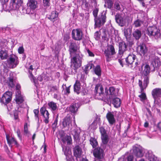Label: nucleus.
<instances>
[{
	"mask_svg": "<svg viewBox=\"0 0 161 161\" xmlns=\"http://www.w3.org/2000/svg\"><path fill=\"white\" fill-rule=\"evenodd\" d=\"M81 58L77 54L71 58L70 67L72 73L75 74L77 72L78 69L81 65Z\"/></svg>",
	"mask_w": 161,
	"mask_h": 161,
	"instance_id": "f257e3e1",
	"label": "nucleus"
},
{
	"mask_svg": "<svg viewBox=\"0 0 161 161\" xmlns=\"http://www.w3.org/2000/svg\"><path fill=\"white\" fill-rule=\"evenodd\" d=\"M106 12H103L101 15H99L97 17L94 19L95 21L94 28L100 27L102 25H103L106 22Z\"/></svg>",
	"mask_w": 161,
	"mask_h": 161,
	"instance_id": "f03ea898",
	"label": "nucleus"
},
{
	"mask_svg": "<svg viewBox=\"0 0 161 161\" xmlns=\"http://www.w3.org/2000/svg\"><path fill=\"white\" fill-rule=\"evenodd\" d=\"M96 97L99 100H103L104 98V90L102 86L99 84L96 85L95 88Z\"/></svg>",
	"mask_w": 161,
	"mask_h": 161,
	"instance_id": "7ed1b4c3",
	"label": "nucleus"
},
{
	"mask_svg": "<svg viewBox=\"0 0 161 161\" xmlns=\"http://www.w3.org/2000/svg\"><path fill=\"white\" fill-rule=\"evenodd\" d=\"M18 64V58L14 55H10L7 60V65L10 68H15Z\"/></svg>",
	"mask_w": 161,
	"mask_h": 161,
	"instance_id": "20e7f679",
	"label": "nucleus"
},
{
	"mask_svg": "<svg viewBox=\"0 0 161 161\" xmlns=\"http://www.w3.org/2000/svg\"><path fill=\"white\" fill-rule=\"evenodd\" d=\"M115 53L114 47L112 45H109L104 51L107 61H110L112 56L115 54Z\"/></svg>",
	"mask_w": 161,
	"mask_h": 161,
	"instance_id": "39448f33",
	"label": "nucleus"
},
{
	"mask_svg": "<svg viewBox=\"0 0 161 161\" xmlns=\"http://www.w3.org/2000/svg\"><path fill=\"white\" fill-rule=\"evenodd\" d=\"M143 67V70L142 71V75L144 79V86L146 87L148 82V76L150 72V67L148 64L143 65L142 68Z\"/></svg>",
	"mask_w": 161,
	"mask_h": 161,
	"instance_id": "423d86ee",
	"label": "nucleus"
},
{
	"mask_svg": "<svg viewBox=\"0 0 161 161\" xmlns=\"http://www.w3.org/2000/svg\"><path fill=\"white\" fill-rule=\"evenodd\" d=\"M58 13L56 11H53L47 17V18L52 22L54 25L57 26L60 25V22L58 19Z\"/></svg>",
	"mask_w": 161,
	"mask_h": 161,
	"instance_id": "0eeeda50",
	"label": "nucleus"
},
{
	"mask_svg": "<svg viewBox=\"0 0 161 161\" xmlns=\"http://www.w3.org/2000/svg\"><path fill=\"white\" fill-rule=\"evenodd\" d=\"M72 38L75 40L80 41L82 39L83 34L81 30L80 29H73L72 32Z\"/></svg>",
	"mask_w": 161,
	"mask_h": 161,
	"instance_id": "6e6552de",
	"label": "nucleus"
},
{
	"mask_svg": "<svg viewBox=\"0 0 161 161\" xmlns=\"http://www.w3.org/2000/svg\"><path fill=\"white\" fill-rule=\"evenodd\" d=\"M12 93L10 92H7L4 94L1 99V103L6 105L8 103H9L12 99Z\"/></svg>",
	"mask_w": 161,
	"mask_h": 161,
	"instance_id": "1a4fd4ad",
	"label": "nucleus"
},
{
	"mask_svg": "<svg viewBox=\"0 0 161 161\" xmlns=\"http://www.w3.org/2000/svg\"><path fill=\"white\" fill-rule=\"evenodd\" d=\"M133 151L134 154L137 157L141 158L143 156V149L140 146H134L133 148Z\"/></svg>",
	"mask_w": 161,
	"mask_h": 161,
	"instance_id": "9d476101",
	"label": "nucleus"
},
{
	"mask_svg": "<svg viewBox=\"0 0 161 161\" xmlns=\"http://www.w3.org/2000/svg\"><path fill=\"white\" fill-rule=\"evenodd\" d=\"M152 94L154 99V102H158L159 97H161V89L156 88L153 89L152 92Z\"/></svg>",
	"mask_w": 161,
	"mask_h": 161,
	"instance_id": "9b49d317",
	"label": "nucleus"
},
{
	"mask_svg": "<svg viewBox=\"0 0 161 161\" xmlns=\"http://www.w3.org/2000/svg\"><path fill=\"white\" fill-rule=\"evenodd\" d=\"M22 3L21 0H11L10 7L13 10H17Z\"/></svg>",
	"mask_w": 161,
	"mask_h": 161,
	"instance_id": "f8f14e48",
	"label": "nucleus"
},
{
	"mask_svg": "<svg viewBox=\"0 0 161 161\" xmlns=\"http://www.w3.org/2000/svg\"><path fill=\"white\" fill-rule=\"evenodd\" d=\"M62 125L64 128L68 130L71 129L72 126V120L70 117H66L63 119Z\"/></svg>",
	"mask_w": 161,
	"mask_h": 161,
	"instance_id": "ddd939ff",
	"label": "nucleus"
},
{
	"mask_svg": "<svg viewBox=\"0 0 161 161\" xmlns=\"http://www.w3.org/2000/svg\"><path fill=\"white\" fill-rule=\"evenodd\" d=\"M40 113L45 119L43 120L44 122L46 124L48 123L49 122L48 119L49 114L48 111L46 109L45 107H42L40 109Z\"/></svg>",
	"mask_w": 161,
	"mask_h": 161,
	"instance_id": "4468645a",
	"label": "nucleus"
},
{
	"mask_svg": "<svg viewBox=\"0 0 161 161\" xmlns=\"http://www.w3.org/2000/svg\"><path fill=\"white\" fill-rule=\"evenodd\" d=\"M115 19L116 22L121 27L123 26L126 24L125 19L119 14H117L115 15Z\"/></svg>",
	"mask_w": 161,
	"mask_h": 161,
	"instance_id": "2eb2a0df",
	"label": "nucleus"
},
{
	"mask_svg": "<svg viewBox=\"0 0 161 161\" xmlns=\"http://www.w3.org/2000/svg\"><path fill=\"white\" fill-rule=\"evenodd\" d=\"M106 117L110 125H112L115 122L113 112H108L106 114Z\"/></svg>",
	"mask_w": 161,
	"mask_h": 161,
	"instance_id": "dca6fc26",
	"label": "nucleus"
},
{
	"mask_svg": "<svg viewBox=\"0 0 161 161\" xmlns=\"http://www.w3.org/2000/svg\"><path fill=\"white\" fill-rule=\"evenodd\" d=\"M127 49V45L124 42H120L119 43V54L122 55Z\"/></svg>",
	"mask_w": 161,
	"mask_h": 161,
	"instance_id": "f3484780",
	"label": "nucleus"
},
{
	"mask_svg": "<svg viewBox=\"0 0 161 161\" xmlns=\"http://www.w3.org/2000/svg\"><path fill=\"white\" fill-rule=\"evenodd\" d=\"M103 151L99 147L95 149L93 152V155L95 157L98 159H101L103 156Z\"/></svg>",
	"mask_w": 161,
	"mask_h": 161,
	"instance_id": "a211bd4d",
	"label": "nucleus"
},
{
	"mask_svg": "<svg viewBox=\"0 0 161 161\" xmlns=\"http://www.w3.org/2000/svg\"><path fill=\"white\" fill-rule=\"evenodd\" d=\"M79 47L74 42H71L69 46V51L71 57L73 56V54L75 53L78 49Z\"/></svg>",
	"mask_w": 161,
	"mask_h": 161,
	"instance_id": "6ab92c4d",
	"label": "nucleus"
},
{
	"mask_svg": "<svg viewBox=\"0 0 161 161\" xmlns=\"http://www.w3.org/2000/svg\"><path fill=\"white\" fill-rule=\"evenodd\" d=\"M138 51L141 55H144L147 51V49L144 43H142L138 47Z\"/></svg>",
	"mask_w": 161,
	"mask_h": 161,
	"instance_id": "aec40b11",
	"label": "nucleus"
},
{
	"mask_svg": "<svg viewBox=\"0 0 161 161\" xmlns=\"http://www.w3.org/2000/svg\"><path fill=\"white\" fill-rule=\"evenodd\" d=\"M136 56L133 53H130L125 59L127 64L129 65L131 64L136 59Z\"/></svg>",
	"mask_w": 161,
	"mask_h": 161,
	"instance_id": "412c9836",
	"label": "nucleus"
},
{
	"mask_svg": "<svg viewBox=\"0 0 161 161\" xmlns=\"http://www.w3.org/2000/svg\"><path fill=\"white\" fill-rule=\"evenodd\" d=\"M74 156L76 158H80L81 155V149L78 145L75 146L74 148Z\"/></svg>",
	"mask_w": 161,
	"mask_h": 161,
	"instance_id": "4be33fe9",
	"label": "nucleus"
},
{
	"mask_svg": "<svg viewBox=\"0 0 161 161\" xmlns=\"http://www.w3.org/2000/svg\"><path fill=\"white\" fill-rule=\"evenodd\" d=\"M20 91H18L16 95L15 101L16 103L19 104L22 103L24 101V98L21 95L20 93Z\"/></svg>",
	"mask_w": 161,
	"mask_h": 161,
	"instance_id": "5701e85b",
	"label": "nucleus"
},
{
	"mask_svg": "<svg viewBox=\"0 0 161 161\" xmlns=\"http://www.w3.org/2000/svg\"><path fill=\"white\" fill-rule=\"evenodd\" d=\"M37 2L35 0H30L27 3V5L32 12L36 7Z\"/></svg>",
	"mask_w": 161,
	"mask_h": 161,
	"instance_id": "b1692460",
	"label": "nucleus"
},
{
	"mask_svg": "<svg viewBox=\"0 0 161 161\" xmlns=\"http://www.w3.org/2000/svg\"><path fill=\"white\" fill-rule=\"evenodd\" d=\"M6 139L8 144L9 146L12 147L13 145H17V142L16 140L13 137H10L6 135Z\"/></svg>",
	"mask_w": 161,
	"mask_h": 161,
	"instance_id": "393cba45",
	"label": "nucleus"
},
{
	"mask_svg": "<svg viewBox=\"0 0 161 161\" xmlns=\"http://www.w3.org/2000/svg\"><path fill=\"white\" fill-rule=\"evenodd\" d=\"M117 94V92L116 91L115 89L113 87H110L108 92L107 91V95H110L111 97L116 96Z\"/></svg>",
	"mask_w": 161,
	"mask_h": 161,
	"instance_id": "a878e982",
	"label": "nucleus"
},
{
	"mask_svg": "<svg viewBox=\"0 0 161 161\" xmlns=\"http://www.w3.org/2000/svg\"><path fill=\"white\" fill-rule=\"evenodd\" d=\"M8 57V52L6 50L0 51V58L2 60L7 59Z\"/></svg>",
	"mask_w": 161,
	"mask_h": 161,
	"instance_id": "bb28decb",
	"label": "nucleus"
},
{
	"mask_svg": "<svg viewBox=\"0 0 161 161\" xmlns=\"http://www.w3.org/2000/svg\"><path fill=\"white\" fill-rule=\"evenodd\" d=\"M133 35L136 39L138 40L141 36V31L138 29H136L133 32Z\"/></svg>",
	"mask_w": 161,
	"mask_h": 161,
	"instance_id": "cd10ccee",
	"label": "nucleus"
},
{
	"mask_svg": "<svg viewBox=\"0 0 161 161\" xmlns=\"http://www.w3.org/2000/svg\"><path fill=\"white\" fill-rule=\"evenodd\" d=\"M71 132L75 139L78 138L80 132V130L78 129L75 128Z\"/></svg>",
	"mask_w": 161,
	"mask_h": 161,
	"instance_id": "c85d7f7f",
	"label": "nucleus"
},
{
	"mask_svg": "<svg viewBox=\"0 0 161 161\" xmlns=\"http://www.w3.org/2000/svg\"><path fill=\"white\" fill-rule=\"evenodd\" d=\"M120 99L118 98H115L113 99V103L115 108H118L120 106L121 104Z\"/></svg>",
	"mask_w": 161,
	"mask_h": 161,
	"instance_id": "c756f323",
	"label": "nucleus"
},
{
	"mask_svg": "<svg viewBox=\"0 0 161 161\" xmlns=\"http://www.w3.org/2000/svg\"><path fill=\"white\" fill-rule=\"evenodd\" d=\"M78 109L77 105L76 103H74L71 105L69 107V110L73 113L76 112Z\"/></svg>",
	"mask_w": 161,
	"mask_h": 161,
	"instance_id": "7c9ffc66",
	"label": "nucleus"
},
{
	"mask_svg": "<svg viewBox=\"0 0 161 161\" xmlns=\"http://www.w3.org/2000/svg\"><path fill=\"white\" fill-rule=\"evenodd\" d=\"M149 79H148V82L147 84V86H146V87H145L144 86V79L143 83H142V82L141 80H139L138 84L140 88L141 92H143L144 89H145L146 88L149 83Z\"/></svg>",
	"mask_w": 161,
	"mask_h": 161,
	"instance_id": "2f4dec72",
	"label": "nucleus"
},
{
	"mask_svg": "<svg viewBox=\"0 0 161 161\" xmlns=\"http://www.w3.org/2000/svg\"><path fill=\"white\" fill-rule=\"evenodd\" d=\"M124 35L126 39L129 37L131 32V30L130 28H125L123 30Z\"/></svg>",
	"mask_w": 161,
	"mask_h": 161,
	"instance_id": "473e14b6",
	"label": "nucleus"
},
{
	"mask_svg": "<svg viewBox=\"0 0 161 161\" xmlns=\"http://www.w3.org/2000/svg\"><path fill=\"white\" fill-rule=\"evenodd\" d=\"M80 87L79 82L76 81L75 84L74 86V91L77 94L79 93V91L80 89Z\"/></svg>",
	"mask_w": 161,
	"mask_h": 161,
	"instance_id": "72a5a7b5",
	"label": "nucleus"
},
{
	"mask_svg": "<svg viewBox=\"0 0 161 161\" xmlns=\"http://www.w3.org/2000/svg\"><path fill=\"white\" fill-rule=\"evenodd\" d=\"M94 71L95 74L98 76L101 75V69L99 65H97L94 68Z\"/></svg>",
	"mask_w": 161,
	"mask_h": 161,
	"instance_id": "f704fd0d",
	"label": "nucleus"
},
{
	"mask_svg": "<svg viewBox=\"0 0 161 161\" xmlns=\"http://www.w3.org/2000/svg\"><path fill=\"white\" fill-rule=\"evenodd\" d=\"M90 141L93 148L96 147L98 145L97 142L94 138L91 137L90 139Z\"/></svg>",
	"mask_w": 161,
	"mask_h": 161,
	"instance_id": "c9c22d12",
	"label": "nucleus"
},
{
	"mask_svg": "<svg viewBox=\"0 0 161 161\" xmlns=\"http://www.w3.org/2000/svg\"><path fill=\"white\" fill-rule=\"evenodd\" d=\"M81 2V7L82 8H84V9L88 8L89 4L86 0H82Z\"/></svg>",
	"mask_w": 161,
	"mask_h": 161,
	"instance_id": "e433bc0d",
	"label": "nucleus"
},
{
	"mask_svg": "<svg viewBox=\"0 0 161 161\" xmlns=\"http://www.w3.org/2000/svg\"><path fill=\"white\" fill-rule=\"evenodd\" d=\"M62 141L64 143L67 141V144H70L71 143L72 139L70 136H66L64 137V138L62 139Z\"/></svg>",
	"mask_w": 161,
	"mask_h": 161,
	"instance_id": "4c0bfd02",
	"label": "nucleus"
},
{
	"mask_svg": "<svg viewBox=\"0 0 161 161\" xmlns=\"http://www.w3.org/2000/svg\"><path fill=\"white\" fill-rule=\"evenodd\" d=\"M14 79L12 77H10L8 78V86L11 87H14Z\"/></svg>",
	"mask_w": 161,
	"mask_h": 161,
	"instance_id": "58836bf2",
	"label": "nucleus"
},
{
	"mask_svg": "<svg viewBox=\"0 0 161 161\" xmlns=\"http://www.w3.org/2000/svg\"><path fill=\"white\" fill-rule=\"evenodd\" d=\"M101 139L103 143L105 144H106L108 141V136L107 134L101 136Z\"/></svg>",
	"mask_w": 161,
	"mask_h": 161,
	"instance_id": "ea45409f",
	"label": "nucleus"
},
{
	"mask_svg": "<svg viewBox=\"0 0 161 161\" xmlns=\"http://www.w3.org/2000/svg\"><path fill=\"white\" fill-rule=\"evenodd\" d=\"M158 58L156 57L153 58L151 64L153 65V67L155 68L158 66Z\"/></svg>",
	"mask_w": 161,
	"mask_h": 161,
	"instance_id": "a19ab883",
	"label": "nucleus"
},
{
	"mask_svg": "<svg viewBox=\"0 0 161 161\" xmlns=\"http://www.w3.org/2000/svg\"><path fill=\"white\" fill-rule=\"evenodd\" d=\"M48 105L49 108L53 110H55L57 108L56 103L53 102L48 103Z\"/></svg>",
	"mask_w": 161,
	"mask_h": 161,
	"instance_id": "79ce46f5",
	"label": "nucleus"
},
{
	"mask_svg": "<svg viewBox=\"0 0 161 161\" xmlns=\"http://www.w3.org/2000/svg\"><path fill=\"white\" fill-rule=\"evenodd\" d=\"M62 148L63 151L66 156H67L68 155L71 154V151L69 148H67L66 147H62Z\"/></svg>",
	"mask_w": 161,
	"mask_h": 161,
	"instance_id": "37998d69",
	"label": "nucleus"
},
{
	"mask_svg": "<svg viewBox=\"0 0 161 161\" xmlns=\"http://www.w3.org/2000/svg\"><path fill=\"white\" fill-rule=\"evenodd\" d=\"M29 72L30 74L29 75V78L31 81H33V82L36 84L37 82L36 79L33 76L31 71H29Z\"/></svg>",
	"mask_w": 161,
	"mask_h": 161,
	"instance_id": "c03bdc74",
	"label": "nucleus"
},
{
	"mask_svg": "<svg viewBox=\"0 0 161 161\" xmlns=\"http://www.w3.org/2000/svg\"><path fill=\"white\" fill-rule=\"evenodd\" d=\"M154 156L151 151H148L146 154V157L149 160V158H152L153 157H154Z\"/></svg>",
	"mask_w": 161,
	"mask_h": 161,
	"instance_id": "a18cd8bd",
	"label": "nucleus"
},
{
	"mask_svg": "<svg viewBox=\"0 0 161 161\" xmlns=\"http://www.w3.org/2000/svg\"><path fill=\"white\" fill-rule=\"evenodd\" d=\"M97 6L95 7V8L93 11V14L94 17V19L97 17L98 13L99 11V8L97 7Z\"/></svg>",
	"mask_w": 161,
	"mask_h": 161,
	"instance_id": "49530a36",
	"label": "nucleus"
},
{
	"mask_svg": "<svg viewBox=\"0 0 161 161\" xmlns=\"http://www.w3.org/2000/svg\"><path fill=\"white\" fill-rule=\"evenodd\" d=\"M142 24V21L137 19L134 22V25L136 27H138L140 26Z\"/></svg>",
	"mask_w": 161,
	"mask_h": 161,
	"instance_id": "de8ad7c7",
	"label": "nucleus"
},
{
	"mask_svg": "<svg viewBox=\"0 0 161 161\" xmlns=\"http://www.w3.org/2000/svg\"><path fill=\"white\" fill-rule=\"evenodd\" d=\"M141 93H142L141 94L139 95L138 97L140 98V100L142 101H143L146 99L147 98L146 96V94L143 92Z\"/></svg>",
	"mask_w": 161,
	"mask_h": 161,
	"instance_id": "09e8293b",
	"label": "nucleus"
},
{
	"mask_svg": "<svg viewBox=\"0 0 161 161\" xmlns=\"http://www.w3.org/2000/svg\"><path fill=\"white\" fill-rule=\"evenodd\" d=\"M100 131L101 133V136L107 134L106 130H105L103 126H101L99 127Z\"/></svg>",
	"mask_w": 161,
	"mask_h": 161,
	"instance_id": "8fccbe9b",
	"label": "nucleus"
},
{
	"mask_svg": "<svg viewBox=\"0 0 161 161\" xmlns=\"http://www.w3.org/2000/svg\"><path fill=\"white\" fill-rule=\"evenodd\" d=\"M33 112L35 114V116L36 119L39 121V119L38 114L39 113V110L38 109H35L33 110Z\"/></svg>",
	"mask_w": 161,
	"mask_h": 161,
	"instance_id": "3c124183",
	"label": "nucleus"
},
{
	"mask_svg": "<svg viewBox=\"0 0 161 161\" xmlns=\"http://www.w3.org/2000/svg\"><path fill=\"white\" fill-rule=\"evenodd\" d=\"M106 3L107 4L108 8H112L113 3L111 0H108L107 1Z\"/></svg>",
	"mask_w": 161,
	"mask_h": 161,
	"instance_id": "603ef678",
	"label": "nucleus"
},
{
	"mask_svg": "<svg viewBox=\"0 0 161 161\" xmlns=\"http://www.w3.org/2000/svg\"><path fill=\"white\" fill-rule=\"evenodd\" d=\"M98 0H89L90 3L92 5H93L94 7H96L97 5Z\"/></svg>",
	"mask_w": 161,
	"mask_h": 161,
	"instance_id": "864d4df0",
	"label": "nucleus"
},
{
	"mask_svg": "<svg viewBox=\"0 0 161 161\" xmlns=\"http://www.w3.org/2000/svg\"><path fill=\"white\" fill-rule=\"evenodd\" d=\"M114 8L117 10H120L121 8L119 3L118 2H115L114 4Z\"/></svg>",
	"mask_w": 161,
	"mask_h": 161,
	"instance_id": "5fc2aeb1",
	"label": "nucleus"
},
{
	"mask_svg": "<svg viewBox=\"0 0 161 161\" xmlns=\"http://www.w3.org/2000/svg\"><path fill=\"white\" fill-rule=\"evenodd\" d=\"M9 0H0L1 3L2 4L3 8L5 9V8L6 7V3H7Z\"/></svg>",
	"mask_w": 161,
	"mask_h": 161,
	"instance_id": "6e6d98bb",
	"label": "nucleus"
},
{
	"mask_svg": "<svg viewBox=\"0 0 161 161\" xmlns=\"http://www.w3.org/2000/svg\"><path fill=\"white\" fill-rule=\"evenodd\" d=\"M66 159L67 161H73V159L71 154L68 155L66 156Z\"/></svg>",
	"mask_w": 161,
	"mask_h": 161,
	"instance_id": "4d7b16f0",
	"label": "nucleus"
},
{
	"mask_svg": "<svg viewBox=\"0 0 161 161\" xmlns=\"http://www.w3.org/2000/svg\"><path fill=\"white\" fill-rule=\"evenodd\" d=\"M64 86H65L66 87L65 90L66 91V93H67L68 94L70 92V86H69L68 87H67L66 86V85L65 84V85L64 84H63L62 85V87L64 89Z\"/></svg>",
	"mask_w": 161,
	"mask_h": 161,
	"instance_id": "13d9d810",
	"label": "nucleus"
},
{
	"mask_svg": "<svg viewBox=\"0 0 161 161\" xmlns=\"http://www.w3.org/2000/svg\"><path fill=\"white\" fill-rule=\"evenodd\" d=\"M19 111L15 110L14 113V118L15 120L17 119H18V114Z\"/></svg>",
	"mask_w": 161,
	"mask_h": 161,
	"instance_id": "bf43d9fd",
	"label": "nucleus"
},
{
	"mask_svg": "<svg viewBox=\"0 0 161 161\" xmlns=\"http://www.w3.org/2000/svg\"><path fill=\"white\" fill-rule=\"evenodd\" d=\"M94 36L96 39H98L100 37V32L97 31L95 33Z\"/></svg>",
	"mask_w": 161,
	"mask_h": 161,
	"instance_id": "052dcab7",
	"label": "nucleus"
},
{
	"mask_svg": "<svg viewBox=\"0 0 161 161\" xmlns=\"http://www.w3.org/2000/svg\"><path fill=\"white\" fill-rule=\"evenodd\" d=\"M18 53L20 54H22L24 52V49L23 47H21L19 48L18 49Z\"/></svg>",
	"mask_w": 161,
	"mask_h": 161,
	"instance_id": "680f3d73",
	"label": "nucleus"
},
{
	"mask_svg": "<svg viewBox=\"0 0 161 161\" xmlns=\"http://www.w3.org/2000/svg\"><path fill=\"white\" fill-rule=\"evenodd\" d=\"M24 131L26 134H27L28 132L27 128V123L25 124L24 125Z\"/></svg>",
	"mask_w": 161,
	"mask_h": 161,
	"instance_id": "e2e57ef3",
	"label": "nucleus"
},
{
	"mask_svg": "<svg viewBox=\"0 0 161 161\" xmlns=\"http://www.w3.org/2000/svg\"><path fill=\"white\" fill-rule=\"evenodd\" d=\"M87 52L89 54V56L91 57H93L94 56V54L92 52L90 51L89 49H87Z\"/></svg>",
	"mask_w": 161,
	"mask_h": 161,
	"instance_id": "0e129e2a",
	"label": "nucleus"
},
{
	"mask_svg": "<svg viewBox=\"0 0 161 161\" xmlns=\"http://www.w3.org/2000/svg\"><path fill=\"white\" fill-rule=\"evenodd\" d=\"M127 161H133V157L132 155H130L127 158Z\"/></svg>",
	"mask_w": 161,
	"mask_h": 161,
	"instance_id": "69168bd1",
	"label": "nucleus"
},
{
	"mask_svg": "<svg viewBox=\"0 0 161 161\" xmlns=\"http://www.w3.org/2000/svg\"><path fill=\"white\" fill-rule=\"evenodd\" d=\"M93 66H94L93 64H89L87 65V66L85 67V69H87V68H89V69H91L92 68Z\"/></svg>",
	"mask_w": 161,
	"mask_h": 161,
	"instance_id": "338daca9",
	"label": "nucleus"
},
{
	"mask_svg": "<svg viewBox=\"0 0 161 161\" xmlns=\"http://www.w3.org/2000/svg\"><path fill=\"white\" fill-rule=\"evenodd\" d=\"M17 136L20 140H21V136L20 135V131L19 129H18L17 131Z\"/></svg>",
	"mask_w": 161,
	"mask_h": 161,
	"instance_id": "774afa93",
	"label": "nucleus"
}]
</instances>
